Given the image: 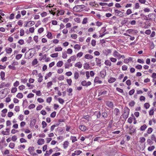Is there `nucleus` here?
<instances>
[{"label":"nucleus","mask_w":156,"mask_h":156,"mask_svg":"<svg viewBox=\"0 0 156 156\" xmlns=\"http://www.w3.org/2000/svg\"><path fill=\"white\" fill-rule=\"evenodd\" d=\"M70 139L72 140L73 143H74L75 141H77V140L76 136H71L70 137Z\"/></svg>","instance_id":"23"},{"label":"nucleus","mask_w":156,"mask_h":156,"mask_svg":"<svg viewBox=\"0 0 156 156\" xmlns=\"http://www.w3.org/2000/svg\"><path fill=\"white\" fill-rule=\"evenodd\" d=\"M71 37L74 39H76L77 38V35L75 34H72L71 35Z\"/></svg>","instance_id":"58"},{"label":"nucleus","mask_w":156,"mask_h":156,"mask_svg":"<svg viewBox=\"0 0 156 156\" xmlns=\"http://www.w3.org/2000/svg\"><path fill=\"white\" fill-rule=\"evenodd\" d=\"M17 139V138L16 136L15 135H14L12 137V140L15 142V141Z\"/></svg>","instance_id":"61"},{"label":"nucleus","mask_w":156,"mask_h":156,"mask_svg":"<svg viewBox=\"0 0 156 156\" xmlns=\"http://www.w3.org/2000/svg\"><path fill=\"white\" fill-rule=\"evenodd\" d=\"M70 58L72 61H75L76 59V57L75 55L72 56L70 57Z\"/></svg>","instance_id":"48"},{"label":"nucleus","mask_w":156,"mask_h":156,"mask_svg":"<svg viewBox=\"0 0 156 156\" xmlns=\"http://www.w3.org/2000/svg\"><path fill=\"white\" fill-rule=\"evenodd\" d=\"M129 114L124 113L122 114L123 117L125 119H126L128 117Z\"/></svg>","instance_id":"41"},{"label":"nucleus","mask_w":156,"mask_h":156,"mask_svg":"<svg viewBox=\"0 0 156 156\" xmlns=\"http://www.w3.org/2000/svg\"><path fill=\"white\" fill-rule=\"evenodd\" d=\"M35 107V105L34 104H30L28 107V108L29 109H31L32 108H33Z\"/></svg>","instance_id":"59"},{"label":"nucleus","mask_w":156,"mask_h":156,"mask_svg":"<svg viewBox=\"0 0 156 156\" xmlns=\"http://www.w3.org/2000/svg\"><path fill=\"white\" fill-rule=\"evenodd\" d=\"M85 7V6L84 5H77L74 7L73 9L76 12H80L82 11Z\"/></svg>","instance_id":"1"},{"label":"nucleus","mask_w":156,"mask_h":156,"mask_svg":"<svg viewBox=\"0 0 156 156\" xmlns=\"http://www.w3.org/2000/svg\"><path fill=\"white\" fill-rule=\"evenodd\" d=\"M95 61L96 63V65L100 67H101V59L99 58H97L95 59Z\"/></svg>","instance_id":"8"},{"label":"nucleus","mask_w":156,"mask_h":156,"mask_svg":"<svg viewBox=\"0 0 156 156\" xmlns=\"http://www.w3.org/2000/svg\"><path fill=\"white\" fill-rule=\"evenodd\" d=\"M20 141L21 143H23L26 142L27 141L25 139L22 138L20 139Z\"/></svg>","instance_id":"49"},{"label":"nucleus","mask_w":156,"mask_h":156,"mask_svg":"<svg viewBox=\"0 0 156 156\" xmlns=\"http://www.w3.org/2000/svg\"><path fill=\"white\" fill-rule=\"evenodd\" d=\"M113 56L116 58H118L119 59V58L120 54L117 51H115L113 53Z\"/></svg>","instance_id":"4"},{"label":"nucleus","mask_w":156,"mask_h":156,"mask_svg":"<svg viewBox=\"0 0 156 156\" xmlns=\"http://www.w3.org/2000/svg\"><path fill=\"white\" fill-rule=\"evenodd\" d=\"M10 85V83H7L5 84L4 82H2L0 85V88H3L5 87H8Z\"/></svg>","instance_id":"3"},{"label":"nucleus","mask_w":156,"mask_h":156,"mask_svg":"<svg viewBox=\"0 0 156 156\" xmlns=\"http://www.w3.org/2000/svg\"><path fill=\"white\" fill-rule=\"evenodd\" d=\"M90 66H89V64L86 63L84 66V68L85 69H88L89 68Z\"/></svg>","instance_id":"32"},{"label":"nucleus","mask_w":156,"mask_h":156,"mask_svg":"<svg viewBox=\"0 0 156 156\" xmlns=\"http://www.w3.org/2000/svg\"><path fill=\"white\" fill-rule=\"evenodd\" d=\"M135 92V90L134 89H132L130 90L129 92V94L130 95H133Z\"/></svg>","instance_id":"64"},{"label":"nucleus","mask_w":156,"mask_h":156,"mask_svg":"<svg viewBox=\"0 0 156 156\" xmlns=\"http://www.w3.org/2000/svg\"><path fill=\"white\" fill-rule=\"evenodd\" d=\"M2 133L4 135H9V131H2Z\"/></svg>","instance_id":"50"},{"label":"nucleus","mask_w":156,"mask_h":156,"mask_svg":"<svg viewBox=\"0 0 156 156\" xmlns=\"http://www.w3.org/2000/svg\"><path fill=\"white\" fill-rule=\"evenodd\" d=\"M79 76V73L77 72H75L74 73V78L75 80L77 79Z\"/></svg>","instance_id":"18"},{"label":"nucleus","mask_w":156,"mask_h":156,"mask_svg":"<svg viewBox=\"0 0 156 156\" xmlns=\"http://www.w3.org/2000/svg\"><path fill=\"white\" fill-rule=\"evenodd\" d=\"M155 15L153 13H150L148 15V20H154V17H155Z\"/></svg>","instance_id":"6"},{"label":"nucleus","mask_w":156,"mask_h":156,"mask_svg":"<svg viewBox=\"0 0 156 156\" xmlns=\"http://www.w3.org/2000/svg\"><path fill=\"white\" fill-rule=\"evenodd\" d=\"M18 118L20 121H22L23 119H24V117H23V115H20L19 116Z\"/></svg>","instance_id":"52"},{"label":"nucleus","mask_w":156,"mask_h":156,"mask_svg":"<svg viewBox=\"0 0 156 156\" xmlns=\"http://www.w3.org/2000/svg\"><path fill=\"white\" fill-rule=\"evenodd\" d=\"M135 104V102L133 101H132L129 104V105L131 107H133Z\"/></svg>","instance_id":"45"},{"label":"nucleus","mask_w":156,"mask_h":156,"mask_svg":"<svg viewBox=\"0 0 156 156\" xmlns=\"http://www.w3.org/2000/svg\"><path fill=\"white\" fill-rule=\"evenodd\" d=\"M18 43L20 45H22L24 43V41L23 40L21 39L19 40L18 42Z\"/></svg>","instance_id":"54"},{"label":"nucleus","mask_w":156,"mask_h":156,"mask_svg":"<svg viewBox=\"0 0 156 156\" xmlns=\"http://www.w3.org/2000/svg\"><path fill=\"white\" fill-rule=\"evenodd\" d=\"M69 144V143L67 141H66L63 144L64 148L66 149L67 147Z\"/></svg>","instance_id":"21"},{"label":"nucleus","mask_w":156,"mask_h":156,"mask_svg":"<svg viewBox=\"0 0 156 156\" xmlns=\"http://www.w3.org/2000/svg\"><path fill=\"white\" fill-rule=\"evenodd\" d=\"M52 85V82L51 81L48 82L47 83V87L49 88Z\"/></svg>","instance_id":"42"},{"label":"nucleus","mask_w":156,"mask_h":156,"mask_svg":"<svg viewBox=\"0 0 156 156\" xmlns=\"http://www.w3.org/2000/svg\"><path fill=\"white\" fill-rule=\"evenodd\" d=\"M80 129L82 131H85L86 129L87 128L84 125H81L79 126Z\"/></svg>","instance_id":"14"},{"label":"nucleus","mask_w":156,"mask_h":156,"mask_svg":"<svg viewBox=\"0 0 156 156\" xmlns=\"http://www.w3.org/2000/svg\"><path fill=\"white\" fill-rule=\"evenodd\" d=\"M105 65L109 66H111L112 65L111 61L108 60H106L105 62Z\"/></svg>","instance_id":"16"},{"label":"nucleus","mask_w":156,"mask_h":156,"mask_svg":"<svg viewBox=\"0 0 156 156\" xmlns=\"http://www.w3.org/2000/svg\"><path fill=\"white\" fill-rule=\"evenodd\" d=\"M82 64L80 62H78L76 63L75 65V66L76 67H78L79 68H81L82 67Z\"/></svg>","instance_id":"15"},{"label":"nucleus","mask_w":156,"mask_h":156,"mask_svg":"<svg viewBox=\"0 0 156 156\" xmlns=\"http://www.w3.org/2000/svg\"><path fill=\"white\" fill-rule=\"evenodd\" d=\"M114 112L115 115L117 116L118 114L119 113V110L118 109L115 108L114 110Z\"/></svg>","instance_id":"28"},{"label":"nucleus","mask_w":156,"mask_h":156,"mask_svg":"<svg viewBox=\"0 0 156 156\" xmlns=\"http://www.w3.org/2000/svg\"><path fill=\"white\" fill-rule=\"evenodd\" d=\"M107 93V91L106 90H105L103 92H100L99 93L98 96H101L103 95H105Z\"/></svg>","instance_id":"26"},{"label":"nucleus","mask_w":156,"mask_h":156,"mask_svg":"<svg viewBox=\"0 0 156 156\" xmlns=\"http://www.w3.org/2000/svg\"><path fill=\"white\" fill-rule=\"evenodd\" d=\"M108 115L106 112H104L102 113V116L104 118H106Z\"/></svg>","instance_id":"39"},{"label":"nucleus","mask_w":156,"mask_h":156,"mask_svg":"<svg viewBox=\"0 0 156 156\" xmlns=\"http://www.w3.org/2000/svg\"><path fill=\"white\" fill-rule=\"evenodd\" d=\"M94 82L99 84L102 83V81L99 80V78L98 77H96L94 79Z\"/></svg>","instance_id":"12"},{"label":"nucleus","mask_w":156,"mask_h":156,"mask_svg":"<svg viewBox=\"0 0 156 156\" xmlns=\"http://www.w3.org/2000/svg\"><path fill=\"white\" fill-rule=\"evenodd\" d=\"M140 142H141V143H144L145 140V138L144 137H141L140 138Z\"/></svg>","instance_id":"55"},{"label":"nucleus","mask_w":156,"mask_h":156,"mask_svg":"<svg viewBox=\"0 0 156 156\" xmlns=\"http://www.w3.org/2000/svg\"><path fill=\"white\" fill-rule=\"evenodd\" d=\"M116 90L118 92H120L121 93H122L123 92V90L117 87L116 88Z\"/></svg>","instance_id":"60"},{"label":"nucleus","mask_w":156,"mask_h":156,"mask_svg":"<svg viewBox=\"0 0 156 156\" xmlns=\"http://www.w3.org/2000/svg\"><path fill=\"white\" fill-rule=\"evenodd\" d=\"M115 12L117 14V15L118 16H119L120 17H122L124 16L123 12L119 11L117 9H115Z\"/></svg>","instance_id":"5"},{"label":"nucleus","mask_w":156,"mask_h":156,"mask_svg":"<svg viewBox=\"0 0 156 156\" xmlns=\"http://www.w3.org/2000/svg\"><path fill=\"white\" fill-rule=\"evenodd\" d=\"M72 52H73V51L71 49L69 48L67 49V53L68 54H71Z\"/></svg>","instance_id":"44"},{"label":"nucleus","mask_w":156,"mask_h":156,"mask_svg":"<svg viewBox=\"0 0 156 156\" xmlns=\"http://www.w3.org/2000/svg\"><path fill=\"white\" fill-rule=\"evenodd\" d=\"M44 28L43 27H41L39 28L38 30V32L39 34H41L44 31Z\"/></svg>","instance_id":"53"},{"label":"nucleus","mask_w":156,"mask_h":156,"mask_svg":"<svg viewBox=\"0 0 156 156\" xmlns=\"http://www.w3.org/2000/svg\"><path fill=\"white\" fill-rule=\"evenodd\" d=\"M129 109L127 108H124V113H125L129 114Z\"/></svg>","instance_id":"43"},{"label":"nucleus","mask_w":156,"mask_h":156,"mask_svg":"<svg viewBox=\"0 0 156 156\" xmlns=\"http://www.w3.org/2000/svg\"><path fill=\"white\" fill-rule=\"evenodd\" d=\"M0 76L1 79L2 80H4L5 79V78H4L5 76V73L4 72L2 71L0 73Z\"/></svg>","instance_id":"22"},{"label":"nucleus","mask_w":156,"mask_h":156,"mask_svg":"<svg viewBox=\"0 0 156 156\" xmlns=\"http://www.w3.org/2000/svg\"><path fill=\"white\" fill-rule=\"evenodd\" d=\"M9 147L12 149H13L15 147V144L13 143H10L9 145Z\"/></svg>","instance_id":"37"},{"label":"nucleus","mask_w":156,"mask_h":156,"mask_svg":"<svg viewBox=\"0 0 156 156\" xmlns=\"http://www.w3.org/2000/svg\"><path fill=\"white\" fill-rule=\"evenodd\" d=\"M147 127V126L146 124H144L141 126L140 129L141 131H144Z\"/></svg>","instance_id":"20"},{"label":"nucleus","mask_w":156,"mask_h":156,"mask_svg":"<svg viewBox=\"0 0 156 156\" xmlns=\"http://www.w3.org/2000/svg\"><path fill=\"white\" fill-rule=\"evenodd\" d=\"M106 105L109 108H112L113 107V102L110 101H107Z\"/></svg>","instance_id":"9"},{"label":"nucleus","mask_w":156,"mask_h":156,"mask_svg":"<svg viewBox=\"0 0 156 156\" xmlns=\"http://www.w3.org/2000/svg\"><path fill=\"white\" fill-rule=\"evenodd\" d=\"M62 48L61 47H58L55 49V51H60L62 50Z\"/></svg>","instance_id":"33"},{"label":"nucleus","mask_w":156,"mask_h":156,"mask_svg":"<svg viewBox=\"0 0 156 156\" xmlns=\"http://www.w3.org/2000/svg\"><path fill=\"white\" fill-rule=\"evenodd\" d=\"M20 35L21 36H23L24 35V30L23 29H21L20 30Z\"/></svg>","instance_id":"46"},{"label":"nucleus","mask_w":156,"mask_h":156,"mask_svg":"<svg viewBox=\"0 0 156 156\" xmlns=\"http://www.w3.org/2000/svg\"><path fill=\"white\" fill-rule=\"evenodd\" d=\"M36 120L35 119H32L31 120V122L30 123V126L31 127H33L35 125L36 122Z\"/></svg>","instance_id":"11"},{"label":"nucleus","mask_w":156,"mask_h":156,"mask_svg":"<svg viewBox=\"0 0 156 156\" xmlns=\"http://www.w3.org/2000/svg\"><path fill=\"white\" fill-rule=\"evenodd\" d=\"M63 64V62L62 61H59L57 63V66L58 67H60Z\"/></svg>","instance_id":"25"},{"label":"nucleus","mask_w":156,"mask_h":156,"mask_svg":"<svg viewBox=\"0 0 156 156\" xmlns=\"http://www.w3.org/2000/svg\"><path fill=\"white\" fill-rule=\"evenodd\" d=\"M53 151L52 149H50L49 151H46V153L44 155L45 156H49V155L51 154L52 152Z\"/></svg>","instance_id":"17"},{"label":"nucleus","mask_w":156,"mask_h":156,"mask_svg":"<svg viewBox=\"0 0 156 156\" xmlns=\"http://www.w3.org/2000/svg\"><path fill=\"white\" fill-rule=\"evenodd\" d=\"M58 101L60 104H62L64 102V100L61 98H58Z\"/></svg>","instance_id":"57"},{"label":"nucleus","mask_w":156,"mask_h":156,"mask_svg":"<svg viewBox=\"0 0 156 156\" xmlns=\"http://www.w3.org/2000/svg\"><path fill=\"white\" fill-rule=\"evenodd\" d=\"M101 76L102 78H104L106 75V73L105 72H101L100 73Z\"/></svg>","instance_id":"31"},{"label":"nucleus","mask_w":156,"mask_h":156,"mask_svg":"<svg viewBox=\"0 0 156 156\" xmlns=\"http://www.w3.org/2000/svg\"><path fill=\"white\" fill-rule=\"evenodd\" d=\"M154 148L155 147L154 146H152L149 147L148 148V150L149 151H151L154 149Z\"/></svg>","instance_id":"38"},{"label":"nucleus","mask_w":156,"mask_h":156,"mask_svg":"<svg viewBox=\"0 0 156 156\" xmlns=\"http://www.w3.org/2000/svg\"><path fill=\"white\" fill-rule=\"evenodd\" d=\"M116 79L113 77L110 78L108 80V82L110 83H112L115 82Z\"/></svg>","instance_id":"19"},{"label":"nucleus","mask_w":156,"mask_h":156,"mask_svg":"<svg viewBox=\"0 0 156 156\" xmlns=\"http://www.w3.org/2000/svg\"><path fill=\"white\" fill-rule=\"evenodd\" d=\"M42 125L43 128H45V127H46V126L47 125V124L46 123L45 121H43L42 122Z\"/></svg>","instance_id":"63"},{"label":"nucleus","mask_w":156,"mask_h":156,"mask_svg":"<svg viewBox=\"0 0 156 156\" xmlns=\"http://www.w3.org/2000/svg\"><path fill=\"white\" fill-rule=\"evenodd\" d=\"M5 51L7 53L10 54L12 51V49L10 48H5Z\"/></svg>","instance_id":"13"},{"label":"nucleus","mask_w":156,"mask_h":156,"mask_svg":"<svg viewBox=\"0 0 156 156\" xmlns=\"http://www.w3.org/2000/svg\"><path fill=\"white\" fill-rule=\"evenodd\" d=\"M35 24V22L33 21H29L27 22L25 26V27H29L30 26H32L34 25Z\"/></svg>","instance_id":"7"},{"label":"nucleus","mask_w":156,"mask_h":156,"mask_svg":"<svg viewBox=\"0 0 156 156\" xmlns=\"http://www.w3.org/2000/svg\"><path fill=\"white\" fill-rule=\"evenodd\" d=\"M44 139H39L37 142V143L39 145H42L44 143Z\"/></svg>","instance_id":"10"},{"label":"nucleus","mask_w":156,"mask_h":156,"mask_svg":"<svg viewBox=\"0 0 156 156\" xmlns=\"http://www.w3.org/2000/svg\"><path fill=\"white\" fill-rule=\"evenodd\" d=\"M56 115V112H53L50 115V116L52 118H54Z\"/></svg>","instance_id":"62"},{"label":"nucleus","mask_w":156,"mask_h":156,"mask_svg":"<svg viewBox=\"0 0 156 156\" xmlns=\"http://www.w3.org/2000/svg\"><path fill=\"white\" fill-rule=\"evenodd\" d=\"M83 55V53L82 52L78 53L77 54L76 56L77 57H80Z\"/></svg>","instance_id":"56"},{"label":"nucleus","mask_w":156,"mask_h":156,"mask_svg":"<svg viewBox=\"0 0 156 156\" xmlns=\"http://www.w3.org/2000/svg\"><path fill=\"white\" fill-rule=\"evenodd\" d=\"M153 129L151 127L149 128L147 131V133L148 134H151L153 131Z\"/></svg>","instance_id":"29"},{"label":"nucleus","mask_w":156,"mask_h":156,"mask_svg":"<svg viewBox=\"0 0 156 156\" xmlns=\"http://www.w3.org/2000/svg\"><path fill=\"white\" fill-rule=\"evenodd\" d=\"M85 58L87 59H91L93 58V56L87 54L85 56Z\"/></svg>","instance_id":"24"},{"label":"nucleus","mask_w":156,"mask_h":156,"mask_svg":"<svg viewBox=\"0 0 156 156\" xmlns=\"http://www.w3.org/2000/svg\"><path fill=\"white\" fill-rule=\"evenodd\" d=\"M62 57L63 58H66L67 57V55L65 52L62 53Z\"/></svg>","instance_id":"47"},{"label":"nucleus","mask_w":156,"mask_h":156,"mask_svg":"<svg viewBox=\"0 0 156 156\" xmlns=\"http://www.w3.org/2000/svg\"><path fill=\"white\" fill-rule=\"evenodd\" d=\"M74 48L75 49L79 50L80 48V46L78 44H76L74 46Z\"/></svg>","instance_id":"36"},{"label":"nucleus","mask_w":156,"mask_h":156,"mask_svg":"<svg viewBox=\"0 0 156 156\" xmlns=\"http://www.w3.org/2000/svg\"><path fill=\"white\" fill-rule=\"evenodd\" d=\"M22 55L21 54H18L16 56V58L17 60L20 59L22 57Z\"/></svg>","instance_id":"34"},{"label":"nucleus","mask_w":156,"mask_h":156,"mask_svg":"<svg viewBox=\"0 0 156 156\" xmlns=\"http://www.w3.org/2000/svg\"><path fill=\"white\" fill-rule=\"evenodd\" d=\"M38 63V61L36 58H35L34 60L32 62V65L33 66H34L37 64Z\"/></svg>","instance_id":"30"},{"label":"nucleus","mask_w":156,"mask_h":156,"mask_svg":"<svg viewBox=\"0 0 156 156\" xmlns=\"http://www.w3.org/2000/svg\"><path fill=\"white\" fill-rule=\"evenodd\" d=\"M17 91V88L16 87H13L12 89V90H11V92L12 93H15Z\"/></svg>","instance_id":"51"},{"label":"nucleus","mask_w":156,"mask_h":156,"mask_svg":"<svg viewBox=\"0 0 156 156\" xmlns=\"http://www.w3.org/2000/svg\"><path fill=\"white\" fill-rule=\"evenodd\" d=\"M110 60L112 62H116L117 59L116 58H114L113 57H112L110 58Z\"/></svg>","instance_id":"40"},{"label":"nucleus","mask_w":156,"mask_h":156,"mask_svg":"<svg viewBox=\"0 0 156 156\" xmlns=\"http://www.w3.org/2000/svg\"><path fill=\"white\" fill-rule=\"evenodd\" d=\"M58 56V53H55L50 55V56L52 58L57 57Z\"/></svg>","instance_id":"35"},{"label":"nucleus","mask_w":156,"mask_h":156,"mask_svg":"<svg viewBox=\"0 0 156 156\" xmlns=\"http://www.w3.org/2000/svg\"><path fill=\"white\" fill-rule=\"evenodd\" d=\"M34 148L33 147H29L28 151L30 154L32 155H34L36 154L34 152Z\"/></svg>","instance_id":"2"},{"label":"nucleus","mask_w":156,"mask_h":156,"mask_svg":"<svg viewBox=\"0 0 156 156\" xmlns=\"http://www.w3.org/2000/svg\"><path fill=\"white\" fill-rule=\"evenodd\" d=\"M17 98H23V95L22 93H19L16 95Z\"/></svg>","instance_id":"27"}]
</instances>
